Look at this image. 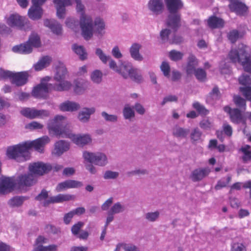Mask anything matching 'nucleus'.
Wrapping results in <instances>:
<instances>
[{
    "mask_svg": "<svg viewBox=\"0 0 251 251\" xmlns=\"http://www.w3.org/2000/svg\"><path fill=\"white\" fill-rule=\"evenodd\" d=\"M148 9L154 14L159 15L163 12L164 4L162 0H150L148 3Z\"/></svg>",
    "mask_w": 251,
    "mask_h": 251,
    "instance_id": "5701e85b",
    "label": "nucleus"
},
{
    "mask_svg": "<svg viewBox=\"0 0 251 251\" xmlns=\"http://www.w3.org/2000/svg\"><path fill=\"white\" fill-rule=\"evenodd\" d=\"M95 54L103 64H106L109 61V66L110 69L120 74L124 78H128L127 74L125 72H121V70H120V68H118L116 61L110 56L107 55L100 48H96Z\"/></svg>",
    "mask_w": 251,
    "mask_h": 251,
    "instance_id": "9d476101",
    "label": "nucleus"
},
{
    "mask_svg": "<svg viewBox=\"0 0 251 251\" xmlns=\"http://www.w3.org/2000/svg\"><path fill=\"white\" fill-rule=\"evenodd\" d=\"M27 199L28 197H26L15 196L8 201V204L11 207H19Z\"/></svg>",
    "mask_w": 251,
    "mask_h": 251,
    "instance_id": "473e14b6",
    "label": "nucleus"
},
{
    "mask_svg": "<svg viewBox=\"0 0 251 251\" xmlns=\"http://www.w3.org/2000/svg\"><path fill=\"white\" fill-rule=\"evenodd\" d=\"M189 132L188 128L176 126L173 130V135L177 138H185Z\"/></svg>",
    "mask_w": 251,
    "mask_h": 251,
    "instance_id": "f704fd0d",
    "label": "nucleus"
},
{
    "mask_svg": "<svg viewBox=\"0 0 251 251\" xmlns=\"http://www.w3.org/2000/svg\"><path fill=\"white\" fill-rule=\"evenodd\" d=\"M224 110L229 114L231 121L233 123L236 124L241 122L244 123L242 115V112H244V111L239 110L238 108L232 109L228 106L225 107Z\"/></svg>",
    "mask_w": 251,
    "mask_h": 251,
    "instance_id": "6ab92c4d",
    "label": "nucleus"
},
{
    "mask_svg": "<svg viewBox=\"0 0 251 251\" xmlns=\"http://www.w3.org/2000/svg\"><path fill=\"white\" fill-rule=\"evenodd\" d=\"M196 77L200 81H204L206 79V72L201 68L197 69L194 73Z\"/></svg>",
    "mask_w": 251,
    "mask_h": 251,
    "instance_id": "603ef678",
    "label": "nucleus"
},
{
    "mask_svg": "<svg viewBox=\"0 0 251 251\" xmlns=\"http://www.w3.org/2000/svg\"><path fill=\"white\" fill-rule=\"evenodd\" d=\"M212 126V123L207 119H203L200 123V126L205 130H207L210 129V128Z\"/></svg>",
    "mask_w": 251,
    "mask_h": 251,
    "instance_id": "338daca9",
    "label": "nucleus"
},
{
    "mask_svg": "<svg viewBox=\"0 0 251 251\" xmlns=\"http://www.w3.org/2000/svg\"><path fill=\"white\" fill-rule=\"evenodd\" d=\"M90 78L93 83L100 84L102 81V73L99 70H95L91 73Z\"/></svg>",
    "mask_w": 251,
    "mask_h": 251,
    "instance_id": "a19ab883",
    "label": "nucleus"
},
{
    "mask_svg": "<svg viewBox=\"0 0 251 251\" xmlns=\"http://www.w3.org/2000/svg\"><path fill=\"white\" fill-rule=\"evenodd\" d=\"M84 225L83 222L79 221L73 225L71 228V231L73 234L75 236L78 235L80 229L83 227Z\"/></svg>",
    "mask_w": 251,
    "mask_h": 251,
    "instance_id": "680f3d73",
    "label": "nucleus"
},
{
    "mask_svg": "<svg viewBox=\"0 0 251 251\" xmlns=\"http://www.w3.org/2000/svg\"><path fill=\"white\" fill-rule=\"evenodd\" d=\"M74 198L73 196L68 194H58L54 197H50L47 200L43 202L44 206H48L50 203H59L64 201H68L72 200Z\"/></svg>",
    "mask_w": 251,
    "mask_h": 251,
    "instance_id": "4be33fe9",
    "label": "nucleus"
},
{
    "mask_svg": "<svg viewBox=\"0 0 251 251\" xmlns=\"http://www.w3.org/2000/svg\"><path fill=\"white\" fill-rule=\"evenodd\" d=\"M51 61V58L49 56H45L41 58L34 66L36 71H40L48 66Z\"/></svg>",
    "mask_w": 251,
    "mask_h": 251,
    "instance_id": "2f4dec72",
    "label": "nucleus"
},
{
    "mask_svg": "<svg viewBox=\"0 0 251 251\" xmlns=\"http://www.w3.org/2000/svg\"><path fill=\"white\" fill-rule=\"evenodd\" d=\"M28 74L27 72L13 73L11 82L16 86H21L27 82Z\"/></svg>",
    "mask_w": 251,
    "mask_h": 251,
    "instance_id": "aec40b11",
    "label": "nucleus"
},
{
    "mask_svg": "<svg viewBox=\"0 0 251 251\" xmlns=\"http://www.w3.org/2000/svg\"><path fill=\"white\" fill-rule=\"evenodd\" d=\"M101 115L105 122L116 123L118 121V118L116 115L109 114L105 111H102Z\"/></svg>",
    "mask_w": 251,
    "mask_h": 251,
    "instance_id": "09e8293b",
    "label": "nucleus"
},
{
    "mask_svg": "<svg viewBox=\"0 0 251 251\" xmlns=\"http://www.w3.org/2000/svg\"><path fill=\"white\" fill-rule=\"evenodd\" d=\"M241 36L240 35L239 31L237 30L234 29L230 31L227 34L228 39L232 43H235L237 40L241 38Z\"/></svg>",
    "mask_w": 251,
    "mask_h": 251,
    "instance_id": "8fccbe9b",
    "label": "nucleus"
},
{
    "mask_svg": "<svg viewBox=\"0 0 251 251\" xmlns=\"http://www.w3.org/2000/svg\"><path fill=\"white\" fill-rule=\"evenodd\" d=\"M128 77H129L132 80L137 83H141L143 80L142 76L140 71L136 68H133L128 74Z\"/></svg>",
    "mask_w": 251,
    "mask_h": 251,
    "instance_id": "c9c22d12",
    "label": "nucleus"
},
{
    "mask_svg": "<svg viewBox=\"0 0 251 251\" xmlns=\"http://www.w3.org/2000/svg\"><path fill=\"white\" fill-rule=\"evenodd\" d=\"M123 116L125 119L131 121L135 117V112L129 104H126L123 110Z\"/></svg>",
    "mask_w": 251,
    "mask_h": 251,
    "instance_id": "58836bf2",
    "label": "nucleus"
},
{
    "mask_svg": "<svg viewBox=\"0 0 251 251\" xmlns=\"http://www.w3.org/2000/svg\"><path fill=\"white\" fill-rule=\"evenodd\" d=\"M41 46L40 38L36 33H32L26 43L14 46L12 50L21 54H28L32 52V48H38Z\"/></svg>",
    "mask_w": 251,
    "mask_h": 251,
    "instance_id": "6e6552de",
    "label": "nucleus"
},
{
    "mask_svg": "<svg viewBox=\"0 0 251 251\" xmlns=\"http://www.w3.org/2000/svg\"><path fill=\"white\" fill-rule=\"evenodd\" d=\"M169 15L167 25L175 31L180 26L181 14L179 12L183 6L181 0H165Z\"/></svg>",
    "mask_w": 251,
    "mask_h": 251,
    "instance_id": "20e7f679",
    "label": "nucleus"
},
{
    "mask_svg": "<svg viewBox=\"0 0 251 251\" xmlns=\"http://www.w3.org/2000/svg\"><path fill=\"white\" fill-rule=\"evenodd\" d=\"M171 33V31L168 29H164L160 31V36L163 42L168 41L169 42V35Z\"/></svg>",
    "mask_w": 251,
    "mask_h": 251,
    "instance_id": "69168bd1",
    "label": "nucleus"
},
{
    "mask_svg": "<svg viewBox=\"0 0 251 251\" xmlns=\"http://www.w3.org/2000/svg\"><path fill=\"white\" fill-rule=\"evenodd\" d=\"M72 49L79 56V58L80 60H84L87 59V53L83 46L74 44L72 46Z\"/></svg>",
    "mask_w": 251,
    "mask_h": 251,
    "instance_id": "72a5a7b5",
    "label": "nucleus"
},
{
    "mask_svg": "<svg viewBox=\"0 0 251 251\" xmlns=\"http://www.w3.org/2000/svg\"><path fill=\"white\" fill-rule=\"evenodd\" d=\"M160 69L165 76L167 77L170 76V67L168 63L165 61L163 62L160 66Z\"/></svg>",
    "mask_w": 251,
    "mask_h": 251,
    "instance_id": "13d9d810",
    "label": "nucleus"
},
{
    "mask_svg": "<svg viewBox=\"0 0 251 251\" xmlns=\"http://www.w3.org/2000/svg\"><path fill=\"white\" fill-rule=\"evenodd\" d=\"M50 116V112L45 109L38 110L35 109V118H44Z\"/></svg>",
    "mask_w": 251,
    "mask_h": 251,
    "instance_id": "bf43d9fd",
    "label": "nucleus"
},
{
    "mask_svg": "<svg viewBox=\"0 0 251 251\" xmlns=\"http://www.w3.org/2000/svg\"><path fill=\"white\" fill-rule=\"evenodd\" d=\"M193 107L200 114L206 115L208 113V111L205 108L203 105L201 104L199 102H195L193 104Z\"/></svg>",
    "mask_w": 251,
    "mask_h": 251,
    "instance_id": "864d4df0",
    "label": "nucleus"
},
{
    "mask_svg": "<svg viewBox=\"0 0 251 251\" xmlns=\"http://www.w3.org/2000/svg\"><path fill=\"white\" fill-rule=\"evenodd\" d=\"M44 80H49V77H47L42 79L41 82L34 87L32 95L36 98H45L50 91L54 90L53 85L51 83L44 82Z\"/></svg>",
    "mask_w": 251,
    "mask_h": 251,
    "instance_id": "9b49d317",
    "label": "nucleus"
},
{
    "mask_svg": "<svg viewBox=\"0 0 251 251\" xmlns=\"http://www.w3.org/2000/svg\"><path fill=\"white\" fill-rule=\"evenodd\" d=\"M59 108L63 112H74L79 110L80 105L76 102L67 100L61 103L59 106Z\"/></svg>",
    "mask_w": 251,
    "mask_h": 251,
    "instance_id": "b1692460",
    "label": "nucleus"
},
{
    "mask_svg": "<svg viewBox=\"0 0 251 251\" xmlns=\"http://www.w3.org/2000/svg\"><path fill=\"white\" fill-rule=\"evenodd\" d=\"M160 216V212L158 211L154 212H149L145 214V219L149 222L156 221Z\"/></svg>",
    "mask_w": 251,
    "mask_h": 251,
    "instance_id": "c03bdc74",
    "label": "nucleus"
},
{
    "mask_svg": "<svg viewBox=\"0 0 251 251\" xmlns=\"http://www.w3.org/2000/svg\"><path fill=\"white\" fill-rule=\"evenodd\" d=\"M210 172V170L208 167L197 168L192 172L190 178L193 182L200 181L207 176Z\"/></svg>",
    "mask_w": 251,
    "mask_h": 251,
    "instance_id": "dca6fc26",
    "label": "nucleus"
},
{
    "mask_svg": "<svg viewBox=\"0 0 251 251\" xmlns=\"http://www.w3.org/2000/svg\"><path fill=\"white\" fill-rule=\"evenodd\" d=\"M83 185L81 182L75 180H67L59 183L56 187V191L58 192L63 191L66 189L76 188Z\"/></svg>",
    "mask_w": 251,
    "mask_h": 251,
    "instance_id": "a211bd4d",
    "label": "nucleus"
},
{
    "mask_svg": "<svg viewBox=\"0 0 251 251\" xmlns=\"http://www.w3.org/2000/svg\"><path fill=\"white\" fill-rule=\"evenodd\" d=\"M199 61L196 56L192 54H190L188 58L186 72L187 75H191L196 70V67L198 66Z\"/></svg>",
    "mask_w": 251,
    "mask_h": 251,
    "instance_id": "bb28decb",
    "label": "nucleus"
},
{
    "mask_svg": "<svg viewBox=\"0 0 251 251\" xmlns=\"http://www.w3.org/2000/svg\"><path fill=\"white\" fill-rule=\"evenodd\" d=\"M233 100L236 105L238 107L240 110L245 111L246 109L245 100L239 96H235L233 98Z\"/></svg>",
    "mask_w": 251,
    "mask_h": 251,
    "instance_id": "de8ad7c7",
    "label": "nucleus"
},
{
    "mask_svg": "<svg viewBox=\"0 0 251 251\" xmlns=\"http://www.w3.org/2000/svg\"><path fill=\"white\" fill-rule=\"evenodd\" d=\"M178 98L176 95H169L165 97L162 102L161 105L164 106L166 103L171 102H176L177 101Z\"/></svg>",
    "mask_w": 251,
    "mask_h": 251,
    "instance_id": "052dcab7",
    "label": "nucleus"
},
{
    "mask_svg": "<svg viewBox=\"0 0 251 251\" xmlns=\"http://www.w3.org/2000/svg\"><path fill=\"white\" fill-rule=\"evenodd\" d=\"M79 24L82 35L86 40L92 37L95 31L99 34L102 35V31L105 29V24L102 19L97 17L93 21L90 16L86 14L80 16Z\"/></svg>",
    "mask_w": 251,
    "mask_h": 251,
    "instance_id": "f03ea898",
    "label": "nucleus"
},
{
    "mask_svg": "<svg viewBox=\"0 0 251 251\" xmlns=\"http://www.w3.org/2000/svg\"><path fill=\"white\" fill-rule=\"evenodd\" d=\"M183 55L182 52L175 50H171L169 53L170 58L174 61L180 60L183 58Z\"/></svg>",
    "mask_w": 251,
    "mask_h": 251,
    "instance_id": "49530a36",
    "label": "nucleus"
},
{
    "mask_svg": "<svg viewBox=\"0 0 251 251\" xmlns=\"http://www.w3.org/2000/svg\"><path fill=\"white\" fill-rule=\"evenodd\" d=\"M50 141L47 136H44L32 141H27L8 147L6 154L10 159L17 162L25 161L29 159V150L34 148L38 152H41L44 146Z\"/></svg>",
    "mask_w": 251,
    "mask_h": 251,
    "instance_id": "f257e3e1",
    "label": "nucleus"
},
{
    "mask_svg": "<svg viewBox=\"0 0 251 251\" xmlns=\"http://www.w3.org/2000/svg\"><path fill=\"white\" fill-rule=\"evenodd\" d=\"M37 182V177L29 172L19 175L17 178V183L20 188L31 187Z\"/></svg>",
    "mask_w": 251,
    "mask_h": 251,
    "instance_id": "ddd939ff",
    "label": "nucleus"
},
{
    "mask_svg": "<svg viewBox=\"0 0 251 251\" xmlns=\"http://www.w3.org/2000/svg\"><path fill=\"white\" fill-rule=\"evenodd\" d=\"M208 26L211 28H222L224 26V21L215 16H211L207 20Z\"/></svg>",
    "mask_w": 251,
    "mask_h": 251,
    "instance_id": "c756f323",
    "label": "nucleus"
},
{
    "mask_svg": "<svg viewBox=\"0 0 251 251\" xmlns=\"http://www.w3.org/2000/svg\"><path fill=\"white\" fill-rule=\"evenodd\" d=\"M231 251H246V249L243 244L235 243L232 244Z\"/></svg>",
    "mask_w": 251,
    "mask_h": 251,
    "instance_id": "774afa93",
    "label": "nucleus"
},
{
    "mask_svg": "<svg viewBox=\"0 0 251 251\" xmlns=\"http://www.w3.org/2000/svg\"><path fill=\"white\" fill-rule=\"evenodd\" d=\"M119 176L118 172L108 170L105 172L103 177L105 179H114L117 178Z\"/></svg>",
    "mask_w": 251,
    "mask_h": 251,
    "instance_id": "4d7b16f0",
    "label": "nucleus"
},
{
    "mask_svg": "<svg viewBox=\"0 0 251 251\" xmlns=\"http://www.w3.org/2000/svg\"><path fill=\"white\" fill-rule=\"evenodd\" d=\"M240 84L245 86H249L251 85V76L249 75L243 74L238 78Z\"/></svg>",
    "mask_w": 251,
    "mask_h": 251,
    "instance_id": "a18cd8bd",
    "label": "nucleus"
},
{
    "mask_svg": "<svg viewBox=\"0 0 251 251\" xmlns=\"http://www.w3.org/2000/svg\"><path fill=\"white\" fill-rule=\"evenodd\" d=\"M67 75L68 71L65 66L63 63L59 64L54 76V79L58 82L53 84L54 90L62 92L68 91L71 88L72 83L65 80Z\"/></svg>",
    "mask_w": 251,
    "mask_h": 251,
    "instance_id": "39448f33",
    "label": "nucleus"
},
{
    "mask_svg": "<svg viewBox=\"0 0 251 251\" xmlns=\"http://www.w3.org/2000/svg\"><path fill=\"white\" fill-rule=\"evenodd\" d=\"M228 56L232 62L240 63L245 72L251 73V56L248 46L239 44L237 49L231 50Z\"/></svg>",
    "mask_w": 251,
    "mask_h": 251,
    "instance_id": "7ed1b4c3",
    "label": "nucleus"
},
{
    "mask_svg": "<svg viewBox=\"0 0 251 251\" xmlns=\"http://www.w3.org/2000/svg\"><path fill=\"white\" fill-rule=\"evenodd\" d=\"M240 91L242 93L243 95L246 97L247 100H250L251 99V86H245L240 87Z\"/></svg>",
    "mask_w": 251,
    "mask_h": 251,
    "instance_id": "e2e57ef3",
    "label": "nucleus"
},
{
    "mask_svg": "<svg viewBox=\"0 0 251 251\" xmlns=\"http://www.w3.org/2000/svg\"><path fill=\"white\" fill-rule=\"evenodd\" d=\"M52 169V167L50 164L44 163L42 162H37L30 163L28 166V171L36 177L42 176L48 173Z\"/></svg>",
    "mask_w": 251,
    "mask_h": 251,
    "instance_id": "f8f14e48",
    "label": "nucleus"
},
{
    "mask_svg": "<svg viewBox=\"0 0 251 251\" xmlns=\"http://www.w3.org/2000/svg\"><path fill=\"white\" fill-rule=\"evenodd\" d=\"M69 148L70 145L68 142L64 140L58 141L54 145L53 153L57 156H60L67 151Z\"/></svg>",
    "mask_w": 251,
    "mask_h": 251,
    "instance_id": "cd10ccee",
    "label": "nucleus"
},
{
    "mask_svg": "<svg viewBox=\"0 0 251 251\" xmlns=\"http://www.w3.org/2000/svg\"><path fill=\"white\" fill-rule=\"evenodd\" d=\"M76 3V10L81 13V16L84 13V5L79 0H75ZM55 7L56 9L57 16L59 19H64L66 15V7L71 6L73 3V0H53Z\"/></svg>",
    "mask_w": 251,
    "mask_h": 251,
    "instance_id": "0eeeda50",
    "label": "nucleus"
},
{
    "mask_svg": "<svg viewBox=\"0 0 251 251\" xmlns=\"http://www.w3.org/2000/svg\"><path fill=\"white\" fill-rule=\"evenodd\" d=\"M28 20L23 16L18 14H13L10 15L7 19V24L11 27H17L20 29H23L27 23Z\"/></svg>",
    "mask_w": 251,
    "mask_h": 251,
    "instance_id": "4468645a",
    "label": "nucleus"
},
{
    "mask_svg": "<svg viewBox=\"0 0 251 251\" xmlns=\"http://www.w3.org/2000/svg\"><path fill=\"white\" fill-rule=\"evenodd\" d=\"M67 121L65 117L61 115L56 116L53 119L50 121L48 128L56 135L62 138L67 137V134L70 133L66 128Z\"/></svg>",
    "mask_w": 251,
    "mask_h": 251,
    "instance_id": "423d86ee",
    "label": "nucleus"
},
{
    "mask_svg": "<svg viewBox=\"0 0 251 251\" xmlns=\"http://www.w3.org/2000/svg\"><path fill=\"white\" fill-rule=\"evenodd\" d=\"M142 45L137 43L132 44L129 49L130 55L132 58L137 61H142L143 60V56L140 53Z\"/></svg>",
    "mask_w": 251,
    "mask_h": 251,
    "instance_id": "a878e982",
    "label": "nucleus"
},
{
    "mask_svg": "<svg viewBox=\"0 0 251 251\" xmlns=\"http://www.w3.org/2000/svg\"><path fill=\"white\" fill-rule=\"evenodd\" d=\"M96 112V108L94 107H84L79 111L78 114V119L83 123H86L89 121L91 115Z\"/></svg>",
    "mask_w": 251,
    "mask_h": 251,
    "instance_id": "393cba45",
    "label": "nucleus"
},
{
    "mask_svg": "<svg viewBox=\"0 0 251 251\" xmlns=\"http://www.w3.org/2000/svg\"><path fill=\"white\" fill-rule=\"evenodd\" d=\"M133 67L130 63L128 62H121L120 66V70H121V72H125L126 74H128L132 70Z\"/></svg>",
    "mask_w": 251,
    "mask_h": 251,
    "instance_id": "6e6d98bb",
    "label": "nucleus"
},
{
    "mask_svg": "<svg viewBox=\"0 0 251 251\" xmlns=\"http://www.w3.org/2000/svg\"><path fill=\"white\" fill-rule=\"evenodd\" d=\"M225 178L218 181L217 184L215 186V189L216 190H220L222 188L226 187L231 180V176L228 175L226 177V180H224Z\"/></svg>",
    "mask_w": 251,
    "mask_h": 251,
    "instance_id": "3c124183",
    "label": "nucleus"
},
{
    "mask_svg": "<svg viewBox=\"0 0 251 251\" xmlns=\"http://www.w3.org/2000/svg\"><path fill=\"white\" fill-rule=\"evenodd\" d=\"M209 97L214 100H217L220 98L221 93L217 86H215L209 93Z\"/></svg>",
    "mask_w": 251,
    "mask_h": 251,
    "instance_id": "0e129e2a",
    "label": "nucleus"
},
{
    "mask_svg": "<svg viewBox=\"0 0 251 251\" xmlns=\"http://www.w3.org/2000/svg\"><path fill=\"white\" fill-rule=\"evenodd\" d=\"M148 174V171L144 169H138L127 172L126 175L128 177L133 176H141Z\"/></svg>",
    "mask_w": 251,
    "mask_h": 251,
    "instance_id": "5fc2aeb1",
    "label": "nucleus"
},
{
    "mask_svg": "<svg viewBox=\"0 0 251 251\" xmlns=\"http://www.w3.org/2000/svg\"><path fill=\"white\" fill-rule=\"evenodd\" d=\"M35 108H31L28 107H25L22 108L20 111V113L25 117L33 119H35Z\"/></svg>",
    "mask_w": 251,
    "mask_h": 251,
    "instance_id": "79ce46f5",
    "label": "nucleus"
},
{
    "mask_svg": "<svg viewBox=\"0 0 251 251\" xmlns=\"http://www.w3.org/2000/svg\"><path fill=\"white\" fill-rule=\"evenodd\" d=\"M126 210L125 204L121 202L114 203L110 207L109 211L114 215L123 213Z\"/></svg>",
    "mask_w": 251,
    "mask_h": 251,
    "instance_id": "e433bc0d",
    "label": "nucleus"
},
{
    "mask_svg": "<svg viewBox=\"0 0 251 251\" xmlns=\"http://www.w3.org/2000/svg\"><path fill=\"white\" fill-rule=\"evenodd\" d=\"M15 183L10 177L2 176L0 178V194H5L14 190Z\"/></svg>",
    "mask_w": 251,
    "mask_h": 251,
    "instance_id": "2eb2a0df",
    "label": "nucleus"
},
{
    "mask_svg": "<svg viewBox=\"0 0 251 251\" xmlns=\"http://www.w3.org/2000/svg\"><path fill=\"white\" fill-rule=\"evenodd\" d=\"M202 133L198 127H195L190 133V139L193 144H195L201 139Z\"/></svg>",
    "mask_w": 251,
    "mask_h": 251,
    "instance_id": "ea45409f",
    "label": "nucleus"
},
{
    "mask_svg": "<svg viewBox=\"0 0 251 251\" xmlns=\"http://www.w3.org/2000/svg\"><path fill=\"white\" fill-rule=\"evenodd\" d=\"M67 136L72 139L75 144L80 146H83L92 141L91 137L89 134L75 135L70 133L67 134Z\"/></svg>",
    "mask_w": 251,
    "mask_h": 251,
    "instance_id": "f3484780",
    "label": "nucleus"
},
{
    "mask_svg": "<svg viewBox=\"0 0 251 251\" xmlns=\"http://www.w3.org/2000/svg\"><path fill=\"white\" fill-rule=\"evenodd\" d=\"M43 14L42 9L40 6L31 7L28 11V17L33 20L40 19Z\"/></svg>",
    "mask_w": 251,
    "mask_h": 251,
    "instance_id": "7c9ffc66",
    "label": "nucleus"
},
{
    "mask_svg": "<svg viewBox=\"0 0 251 251\" xmlns=\"http://www.w3.org/2000/svg\"><path fill=\"white\" fill-rule=\"evenodd\" d=\"M230 11L235 12L240 16L244 15L248 10V7L246 4L237 0H235L228 5Z\"/></svg>",
    "mask_w": 251,
    "mask_h": 251,
    "instance_id": "412c9836",
    "label": "nucleus"
},
{
    "mask_svg": "<svg viewBox=\"0 0 251 251\" xmlns=\"http://www.w3.org/2000/svg\"><path fill=\"white\" fill-rule=\"evenodd\" d=\"M44 25L46 27L50 28L54 33L57 35L61 34L62 31L61 25L56 21L46 19L44 22Z\"/></svg>",
    "mask_w": 251,
    "mask_h": 251,
    "instance_id": "c85d7f7f",
    "label": "nucleus"
},
{
    "mask_svg": "<svg viewBox=\"0 0 251 251\" xmlns=\"http://www.w3.org/2000/svg\"><path fill=\"white\" fill-rule=\"evenodd\" d=\"M83 157L89 163L100 167L105 166L108 163L107 156L102 152L93 153L85 151L83 153Z\"/></svg>",
    "mask_w": 251,
    "mask_h": 251,
    "instance_id": "1a4fd4ad",
    "label": "nucleus"
},
{
    "mask_svg": "<svg viewBox=\"0 0 251 251\" xmlns=\"http://www.w3.org/2000/svg\"><path fill=\"white\" fill-rule=\"evenodd\" d=\"M250 148L249 145H246L245 147H242L240 149V151L243 154L242 159L245 163H248L251 160V150H250Z\"/></svg>",
    "mask_w": 251,
    "mask_h": 251,
    "instance_id": "4c0bfd02",
    "label": "nucleus"
},
{
    "mask_svg": "<svg viewBox=\"0 0 251 251\" xmlns=\"http://www.w3.org/2000/svg\"><path fill=\"white\" fill-rule=\"evenodd\" d=\"M87 88L86 83L77 82L75 83L74 88V92L77 95L83 94Z\"/></svg>",
    "mask_w": 251,
    "mask_h": 251,
    "instance_id": "37998d69",
    "label": "nucleus"
}]
</instances>
